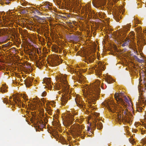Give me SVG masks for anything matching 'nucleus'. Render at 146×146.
<instances>
[{
	"label": "nucleus",
	"instance_id": "48",
	"mask_svg": "<svg viewBox=\"0 0 146 146\" xmlns=\"http://www.w3.org/2000/svg\"><path fill=\"white\" fill-rule=\"evenodd\" d=\"M142 75L143 76H144L145 75V74L144 73H143Z\"/></svg>",
	"mask_w": 146,
	"mask_h": 146
},
{
	"label": "nucleus",
	"instance_id": "53",
	"mask_svg": "<svg viewBox=\"0 0 146 146\" xmlns=\"http://www.w3.org/2000/svg\"><path fill=\"white\" fill-rule=\"evenodd\" d=\"M44 126H45L43 124V125H42L43 127H44Z\"/></svg>",
	"mask_w": 146,
	"mask_h": 146
},
{
	"label": "nucleus",
	"instance_id": "3",
	"mask_svg": "<svg viewBox=\"0 0 146 146\" xmlns=\"http://www.w3.org/2000/svg\"><path fill=\"white\" fill-rule=\"evenodd\" d=\"M58 89L62 88V90L65 92V94H67L69 93V88L66 80H62L60 84H59Z\"/></svg>",
	"mask_w": 146,
	"mask_h": 146
},
{
	"label": "nucleus",
	"instance_id": "1",
	"mask_svg": "<svg viewBox=\"0 0 146 146\" xmlns=\"http://www.w3.org/2000/svg\"><path fill=\"white\" fill-rule=\"evenodd\" d=\"M100 89L97 87H96L92 89H90L87 92L86 97L88 99L91 101L90 103L93 102L95 104V102L97 100V96L100 93Z\"/></svg>",
	"mask_w": 146,
	"mask_h": 146
},
{
	"label": "nucleus",
	"instance_id": "28",
	"mask_svg": "<svg viewBox=\"0 0 146 146\" xmlns=\"http://www.w3.org/2000/svg\"><path fill=\"white\" fill-rule=\"evenodd\" d=\"M130 42V40L129 39H127L125 40V42L126 44H127V45H129V43Z\"/></svg>",
	"mask_w": 146,
	"mask_h": 146
},
{
	"label": "nucleus",
	"instance_id": "49",
	"mask_svg": "<svg viewBox=\"0 0 146 146\" xmlns=\"http://www.w3.org/2000/svg\"><path fill=\"white\" fill-rule=\"evenodd\" d=\"M140 72H144V71H143V70H141L140 71Z\"/></svg>",
	"mask_w": 146,
	"mask_h": 146
},
{
	"label": "nucleus",
	"instance_id": "13",
	"mask_svg": "<svg viewBox=\"0 0 146 146\" xmlns=\"http://www.w3.org/2000/svg\"><path fill=\"white\" fill-rule=\"evenodd\" d=\"M33 79L32 78H29L26 79L24 81L27 87H29L32 85V82Z\"/></svg>",
	"mask_w": 146,
	"mask_h": 146
},
{
	"label": "nucleus",
	"instance_id": "46",
	"mask_svg": "<svg viewBox=\"0 0 146 146\" xmlns=\"http://www.w3.org/2000/svg\"><path fill=\"white\" fill-rule=\"evenodd\" d=\"M57 48H58V47L57 46H56L54 48V49L55 50L56 52H58V50H57Z\"/></svg>",
	"mask_w": 146,
	"mask_h": 146
},
{
	"label": "nucleus",
	"instance_id": "29",
	"mask_svg": "<svg viewBox=\"0 0 146 146\" xmlns=\"http://www.w3.org/2000/svg\"><path fill=\"white\" fill-rule=\"evenodd\" d=\"M85 14L87 15L88 14L89 10L88 8H86L85 9Z\"/></svg>",
	"mask_w": 146,
	"mask_h": 146
},
{
	"label": "nucleus",
	"instance_id": "38",
	"mask_svg": "<svg viewBox=\"0 0 146 146\" xmlns=\"http://www.w3.org/2000/svg\"><path fill=\"white\" fill-rule=\"evenodd\" d=\"M49 5H50L49 4L46 5L44 6H45L44 7L46 8H48V9H50V8L49 6Z\"/></svg>",
	"mask_w": 146,
	"mask_h": 146
},
{
	"label": "nucleus",
	"instance_id": "52",
	"mask_svg": "<svg viewBox=\"0 0 146 146\" xmlns=\"http://www.w3.org/2000/svg\"><path fill=\"white\" fill-rule=\"evenodd\" d=\"M140 76H141V73L140 74Z\"/></svg>",
	"mask_w": 146,
	"mask_h": 146
},
{
	"label": "nucleus",
	"instance_id": "42",
	"mask_svg": "<svg viewBox=\"0 0 146 146\" xmlns=\"http://www.w3.org/2000/svg\"><path fill=\"white\" fill-rule=\"evenodd\" d=\"M11 0H6L5 3L6 4H8L10 3Z\"/></svg>",
	"mask_w": 146,
	"mask_h": 146
},
{
	"label": "nucleus",
	"instance_id": "2",
	"mask_svg": "<svg viewBox=\"0 0 146 146\" xmlns=\"http://www.w3.org/2000/svg\"><path fill=\"white\" fill-rule=\"evenodd\" d=\"M114 97L118 104L124 105L125 101L127 103H129V101L126 97L124 95L123 92L116 93L114 95Z\"/></svg>",
	"mask_w": 146,
	"mask_h": 146
},
{
	"label": "nucleus",
	"instance_id": "11",
	"mask_svg": "<svg viewBox=\"0 0 146 146\" xmlns=\"http://www.w3.org/2000/svg\"><path fill=\"white\" fill-rule=\"evenodd\" d=\"M97 122V120L95 119L94 122V127L95 129L96 127H97V129H101L103 127V125L102 123L98 121V122L97 123L96 122Z\"/></svg>",
	"mask_w": 146,
	"mask_h": 146
},
{
	"label": "nucleus",
	"instance_id": "32",
	"mask_svg": "<svg viewBox=\"0 0 146 146\" xmlns=\"http://www.w3.org/2000/svg\"><path fill=\"white\" fill-rule=\"evenodd\" d=\"M35 51H36L37 53L39 55V54L40 53V48H37L35 50Z\"/></svg>",
	"mask_w": 146,
	"mask_h": 146
},
{
	"label": "nucleus",
	"instance_id": "20",
	"mask_svg": "<svg viewBox=\"0 0 146 146\" xmlns=\"http://www.w3.org/2000/svg\"><path fill=\"white\" fill-rule=\"evenodd\" d=\"M7 29H0V33L2 35H4L8 32Z\"/></svg>",
	"mask_w": 146,
	"mask_h": 146
},
{
	"label": "nucleus",
	"instance_id": "55",
	"mask_svg": "<svg viewBox=\"0 0 146 146\" xmlns=\"http://www.w3.org/2000/svg\"><path fill=\"white\" fill-rule=\"evenodd\" d=\"M67 16H68V17H70V16H69V15H68Z\"/></svg>",
	"mask_w": 146,
	"mask_h": 146
},
{
	"label": "nucleus",
	"instance_id": "21",
	"mask_svg": "<svg viewBox=\"0 0 146 146\" xmlns=\"http://www.w3.org/2000/svg\"><path fill=\"white\" fill-rule=\"evenodd\" d=\"M13 100H14L15 103L16 104H18V102L19 103H19L20 104H21V101L20 99H17V98H15V99L14 98Z\"/></svg>",
	"mask_w": 146,
	"mask_h": 146
},
{
	"label": "nucleus",
	"instance_id": "9",
	"mask_svg": "<svg viewBox=\"0 0 146 146\" xmlns=\"http://www.w3.org/2000/svg\"><path fill=\"white\" fill-rule=\"evenodd\" d=\"M50 78H45L43 80V83L46 84L47 85L46 87L48 88V89H52V86L51 84V81Z\"/></svg>",
	"mask_w": 146,
	"mask_h": 146
},
{
	"label": "nucleus",
	"instance_id": "23",
	"mask_svg": "<svg viewBox=\"0 0 146 146\" xmlns=\"http://www.w3.org/2000/svg\"><path fill=\"white\" fill-rule=\"evenodd\" d=\"M24 66L25 68H27V70H29L31 68V66L30 64L29 63H27Z\"/></svg>",
	"mask_w": 146,
	"mask_h": 146
},
{
	"label": "nucleus",
	"instance_id": "10",
	"mask_svg": "<svg viewBox=\"0 0 146 146\" xmlns=\"http://www.w3.org/2000/svg\"><path fill=\"white\" fill-rule=\"evenodd\" d=\"M85 61L88 63H91L94 61L95 57L93 54L87 55L85 57Z\"/></svg>",
	"mask_w": 146,
	"mask_h": 146
},
{
	"label": "nucleus",
	"instance_id": "30",
	"mask_svg": "<svg viewBox=\"0 0 146 146\" xmlns=\"http://www.w3.org/2000/svg\"><path fill=\"white\" fill-rule=\"evenodd\" d=\"M37 104H38V105H39L40 106H42V104L40 100H38L37 101Z\"/></svg>",
	"mask_w": 146,
	"mask_h": 146
},
{
	"label": "nucleus",
	"instance_id": "56",
	"mask_svg": "<svg viewBox=\"0 0 146 146\" xmlns=\"http://www.w3.org/2000/svg\"><path fill=\"white\" fill-rule=\"evenodd\" d=\"M72 27H73V26H72Z\"/></svg>",
	"mask_w": 146,
	"mask_h": 146
},
{
	"label": "nucleus",
	"instance_id": "44",
	"mask_svg": "<svg viewBox=\"0 0 146 146\" xmlns=\"http://www.w3.org/2000/svg\"><path fill=\"white\" fill-rule=\"evenodd\" d=\"M41 100L44 103L45 101V100L44 99V98H42L41 99Z\"/></svg>",
	"mask_w": 146,
	"mask_h": 146
},
{
	"label": "nucleus",
	"instance_id": "35",
	"mask_svg": "<svg viewBox=\"0 0 146 146\" xmlns=\"http://www.w3.org/2000/svg\"><path fill=\"white\" fill-rule=\"evenodd\" d=\"M90 131L91 133H92V129L91 128H90L89 127H88L87 131Z\"/></svg>",
	"mask_w": 146,
	"mask_h": 146
},
{
	"label": "nucleus",
	"instance_id": "7",
	"mask_svg": "<svg viewBox=\"0 0 146 146\" xmlns=\"http://www.w3.org/2000/svg\"><path fill=\"white\" fill-rule=\"evenodd\" d=\"M142 29L140 27H138L136 29L137 38L139 40L141 39L142 41H144L145 39L144 38V34L142 33Z\"/></svg>",
	"mask_w": 146,
	"mask_h": 146
},
{
	"label": "nucleus",
	"instance_id": "4",
	"mask_svg": "<svg viewBox=\"0 0 146 146\" xmlns=\"http://www.w3.org/2000/svg\"><path fill=\"white\" fill-rule=\"evenodd\" d=\"M75 100L77 106L80 108H84V103L83 99L79 96L75 98Z\"/></svg>",
	"mask_w": 146,
	"mask_h": 146
},
{
	"label": "nucleus",
	"instance_id": "47",
	"mask_svg": "<svg viewBox=\"0 0 146 146\" xmlns=\"http://www.w3.org/2000/svg\"><path fill=\"white\" fill-rule=\"evenodd\" d=\"M22 13H26V11L25 10H23V11H22Z\"/></svg>",
	"mask_w": 146,
	"mask_h": 146
},
{
	"label": "nucleus",
	"instance_id": "18",
	"mask_svg": "<svg viewBox=\"0 0 146 146\" xmlns=\"http://www.w3.org/2000/svg\"><path fill=\"white\" fill-rule=\"evenodd\" d=\"M105 80L108 84H111L114 80L110 76H107L105 78Z\"/></svg>",
	"mask_w": 146,
	"mask_h": 146
},
{
	"label": "nucleus",
	"instance_id": "54",
	"mask_svg": "<svg viewBox=\"0 0 146 146\" xmlns=\"http://www.w3.org/2000/svg\"><path fill=\"white\" fill-rule=\"evenodd\" d=\"M69 23L70 24H72V23H70V22Z\"/></svg>",
	"mask_w": 146,
	"mask_h": 146
},
{
	"label": "nucleus",
	"instance_id": "6",
	"mask_svg": "<svg viewBox=\"0 0 146 146\" xmlns=\"http://www.w3.org/2000/svg\"><path fill=\"white\" fill-rule=\"evenodd\" d=\"M60 60L58 56L55 54L52 57V64L53 66H54L58 65L60 64Z\"/></svg>",
	"mask_w": 146,
	"mask_h": 146
},
{
	"label": "nucleus",
	"instance_id": "14",
	"mask_svg": "<svg viewBox=\"0 0 146 146\" xmlns=\"http://www.w3.org/2000/svg\"><path fill=\"white\" fill-rule=\"evenodd\" d=\"M75 133L77 135H79L82 133V128L79 125H77L75 127Z\"/></svg>",
	"mask_w": 146,
	"mask_h": 146
},
{
	"label": "nucleus",
	"instance_id": "25",
	"mask_svg": "<svg viewBox=\"0 0 146 146\" xmlns=\"http://www.w3.org/2000/svg\"><path fill=\"white\" fill-rule=\"evenodd\" d=\"M46 110L49 114L50 115L52 114V110L50 108H48L46 109Z\"/></svg>",
	"mask_w": 146,
	"mask_h": 146
},
{
	"label": "nucleus",
	"instance_id": "26",
	"mask_svg": "<svg viewBox=\"0 0 146 146\" xmlns=\"http://www.w3.org/2000/svg\"><path fill=\"white\" fill-rule=\"evenodd\" d=\"M129 35L130 36H131V38H133V36L134 35H135V34L134 33V32L133 31L130 33Z\"/></svg>",
	"mask_w": 146,
	"mask_h": 146
},
{
	"label": "nucleus",
	"instance_id": "40",
	"mask_svg": "<svg viewBox=\"0 0 146 146\" xmlns=\"http://www.w3.org/2000/svg\"><path fill=\"white\" fill-rule=\"evenodd\" d=\"M35 11L38 14V15H40L41 14V13H40L38 10H36Z\"/></svg>",
	"mask_w": 146,
	"mask_h": 146
},
{
	"label": "nucleus",
	"instance_id": "50",
	"mask_svg": "<svg viewBox=\"0 0 146 146\" xmlns=\"http://www.w3.org/2000/svg\"><path fill=\"white\" fill-rule=\"evenodd\" d=\"M9 99H12V97H9Z\"/></svg>",
	"mask_w": 146,
	"mask_h": 146
},
{
	"label": "nucleus",
	"instance_id": "39",
	"mask_svg": "<svg viewBox=\"0 0 146 146\" xmlns=\"http://www.w3.org/2000/svg\"><path fill=\"white\" fill-rule=\"evenodd\" d=\"M129 141L130 143H133L135 142L134 140L133 139L132 140L131 139L129 140Z\"/></svg>",
	"mask_w": 146,
	"mask_h": 146
},
{
	"label": "nucleus",
	"instance_id": "43",
	"mask_svg": "<svg viewBox=\"0 0 146 146\" xmlns=\"http://www.w3.org/2000/svg\"><path fill=\"white\" fill-rule=\"evenodd\" d=\"M122 46H127V44H126V43L125 42H124L122 44Z\"/></svg>",
	"mask_w": 146,
	"mask_h": 146
},
{
	"label": "nucleus",
	"instance_id": "36",
	"mask_svg": "<svg viewBox=\"0 0 146 146\" xmlns=\"http://www.w3.org/2000/svg\"><path fill=\"white\" fill-rule=\"evenodd\" d=\"M100 115V113L97 112H95L94 113V115L96 117H98Z\"/></svg>",
	"mask_w": 146,
	"mask_h": 146
},
{
	"label": "nucleus",
	"instance_id": "24",
	"mask_svg": "<svg viewBox=\"0 0 146 146\" xmlns=\"http://www.w3.org/2000/svg\"><path fill=\"white\" fill-rule=\"evenodd\" d=\"M3 101L4 103H6V104H9V102H11L10 100H9L5 98H4Z\"/></svg>",
	"mask_w": 146,
	"mask_h": 146
},
{
	"label": "nucleus",
	"instance_id": "57",
	"mask_svg": "<svg viewBox=\"0 0 146 146\" xmlns=\"http://www.w3.org/2000/svg\"><path fill=\"white\" fill-rule=\"evenodd\" d=\"M134 19H135V21L136 20H135V18H134Z\"/></svg>",
	"mask_w": 146,
	"mask_h": 146
},
{
	"label": "nucleus",
	"instance_id": "5",
	"mask_svg": "<svg viewBox=\"0 0 146 146\" xmlns=\"http://www.w3.org/2000/svg\"><path fill=\"white\" fill-rule=\"evenodd\" d=\"M74 115L71 113H70L68 115H66L65 116L66 118L65 120L66 121L67 126H69L70 124L73 123V121L74 120Z\"/></svg>",
	"mask_w": 146,
	"mask_h": 146
},
{
	"label": "nucleus",
	"instance_id": "34",
	"mask_svg": "<svg viewBox=\"0 0 146 146\" xmlns=\"http://www.w3.org/2000/svg\"><path fill=\"white\" fill-rule=\"evenodd\" d=\"M136 57L137 58L136 59H137V60L139 62H141L143 61V60L139 59V58H138L136 56Z\"/></svg>",
	"mask_w": 146,
	"mask_h": 146
},
{
	"label": "nucleus",
	"instance_id": "17",
	"mask_svg": "<svg viewBox=\"0 0 146 146\" xmlns=\"http://www.w3.org/2000/svg\"><path fill=\"white\" fill-rule=\"evenodd\" d=\"M104 105L107 107L109 110L111 109V103L110 102L106 101L104 102L103 103Z\"/></svg>",
	"mask_w": 146,
	"mask_h": 146
},
{
	"label": "nucleus",
	"instance_id": "31",
	"mask_svg": "<svg viewBox=\"0 0 146 146\" xmlns=\"http://www.w3.org/2000/svg\"><path fill=\"white\" fill-rule=\"evenodd\" d=\"M143 109V108L142 107H139L136 110V111H137L139 112H140L142 111V110Z\"/></svg>",
	"mask_w": 146,
	"mask_h": 146
},
{
	"label": "nucleus",
	"instance_id": "15",
	"mask_svg": "<svg viewBox=\"0 0 146 146\" xmlns=\"http://www.w3.org/2000/svg\"><path fill=\"white\" fill-rule=\"evenodd\" d=\"M68 96H63L62 98H61V101L62 104L64 105L66 104L68 100Z\"/></svg>",
	"mask_w": 146,
	"mask_h": 146
},
{
	"label": "nucleus",
	"instance_id": "37",
	"mask_svg": "<svg viewBox=\"0 0 146 146\" xmlns=\"http://www.w3.org/2000/svg\"><path fill=\"white\" fill-rule=\"evenodd\" d=\"M1 92L2 93H3V92L5 93V92H7V90H6L5 89H1Z\"/></svg>",
	"mask_w": 146,
	"mask_h": 146
},
{
	"label": "nucleus",
	"instance_id": "51",
	"mask_svg": "<svg viewBox=\"0 0 146 146\" xmlns=\"http://www.w3.org/2000/svg\"><path fill=\"white\" fill-rule=\"evenodd\" d=\"M124 114H125V113H126V112L125 111H124Z\"/></svg>",
	"mask_w": 146,
	"mask_h": 146
},
{
	"label": "nucleus",
	"instance_id": "45",
	"mask_svg": "<svg viewBox=\"0 0 146 146\" xmlns=\"http://www.w3.org/2000/svg\"><path fill=\"white\" fill-rule=\"evenodd\" d=\"M63 19H67V17L65 16H62L61 17Z\"/></svg>",
	"mask_w": 146,
	"mask_h": 146
},
{
	"label": "nucleus",
	"instance_id": "27",
	"mask_svg": "<svg viewBox=\"0 0 146 146\" xmlns=\"http://www.w3.org/2000/svg\"><path fill=\"white\" fill-rule=\"evenodd\" d=\"M125 29L127 31L129 30L130 28V26L129 25H127L125 27Z\"/></svg>",
	"mask_w": 146,
	"mask_h": 146
},
{
	"label": "nucleus",
	"instance_id": "12",
	"mask_svg": "<svg viewBox=\"0 0 146 146\" xmlns=\"http://www.w3.org/2000/svg\"><path fill=\"white\" fill-rule=\"evenodd\" d=\"M104 68L103 65L102 63H99L97 68V70H98V74L100 75L101 74V72L104 70Z\"/></svg>",
	"mask_w": 146,
	"mask_h": 146
},
{
	"label": "nucleus",
	"instance_id": "41",
	"mask_svg": "<svg viewBox=\"0 0 146 146\" xmlns=\"http://www.w3.org/2000/svg\"><path fill=\"white\" fill-rule=\"evenodd\" d=\"M22 97L25 100H27L26 99V96L25 95H22Z\"/></svg>",
	"mask_w": 146,
	"mask_h": 146
},
{
	"label": "nucleus",
	"instance_id": "19",
	"mask_svg": "<svg viewBox=\"0 0 146 146\" xmlns=\"http://www.w3.org/2000/svg\"><path fill=\"white\" fill-rule=\"evenodd\" d=\"M36 66L39 68H41L42 65L41 62L37 60L36 61Z\"/></svg>",
	"mask_w": 146,
	"mask_h": 146
},
{
	"label": "nucleus",
	"instance_id": "33",
	"mask_svg": "<svg viewBox=\"0 0 146 146\" xmlns=\"http://www.w3.org/2000/svg\"><path fill=\"white\" fill-rule=\"evenodd\" d=\"M46 94V92L45 91L43 92L42 94V96L43 97H44Z\"/></svg>",
	"mask_w": 146,
	"mask_h": 146
},
{
	"label": "nucleus",
	"instance_id": "8",
	"mask_svg": "<svg viewBox=\"0 0 146 146\" xmlns=\"http://www.w3.org/2000/svg\"><path fill=\"white\" fill-rule=\"evenodd\" d=\"M117 119H118V121L119 122H121L122 121L123 122H125L129 123L131 121V119L129 117L125 115L124 116H123L121 117V115L120 114H118Z\"/></svg>",
	"mask_w": 146,
	"mask_h": 146
},
{
	"label": "nucleus",
	"instance_id": "22",
	"mask_svg": "<svg viewBox=\"0 0 146 146\" xmlns=\"http://www.w3.org/2000/svg\"><path fill=\"white\" fill-rule=\"evenodd\" d=\"M114 19L116 21L118 22L119 20V17L118 13L116 14L114 16Z\"/></svg>",
	"mask_w": 146,
	"mask_h": 146
},
{
	"label": "nucleus",
	"instance_id": "16",
	"mask_svg": "<svg viewBox=\"0 0 146 146\" xmlns=\"http://www.w3.org/2000/svg\"><path fill=\"white\" fill-rule=\"evenodd\" d=\"M139 102L140 104L142 105V104L145 105L146 104V99L144 98H143L142 96L141 97L140 96L139 98Z\"/></svg>",
	"mask_w": 146,
	"mask_h": 146
}]
</instances>
